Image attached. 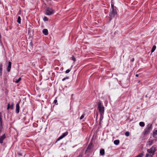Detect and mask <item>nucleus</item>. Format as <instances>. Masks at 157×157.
<instances>
[{
	"mask_svg": "<svg viewBox=\"0 0 157 157\" xmlns=\"http://www.w3.org/2000/svg\"><path fill=\"white\" fill-rule=\"evenodd\" d=\"M6 136L5 134L2 135L0 138V143H2L3 140L5 138Z\"/></svg>",
	"mask_w": 157,
	"mask_h": 157,
	"instance_id": "9d476101",
	"label": "nucleus"
},
{
	"mask_svg": "<svg viewBox=\"0 0 157 157\" xmlns=\"http://www.w3.org/2000/svg\"><path fill=\"white\" fill-rule=\"evenodd\" d=\"M139 76V75L138 74H136V77H138Z\"/></svg>",
	"mask_w": 157,
	"mask_h": 157,
	"instance_id": "473e14b6",
	"label": "nucleus"
},
{
	"mask_svg": "<svg viewBox=\"0 0 157 157\" xmlns=\"http://www.w3.org/2000/svg\"><path fill=\"white\" fill-rule=\"evenodd\" d=\"M71 59L72 60L74 61V62H75L76 61V59L74 56H72V57Z\"/></svg>",
	"mask_w": 157,
	"mask_h": 157,
	"instance_id": "a878e982",
	"label": "nucleus"
},
{
	"mask_svg": "<svg viewBox=\"0 0 157 157\" xmlns=\"http://www.w3.org/2000/svg\"><path fill=\"white\" fill-rule=\"evenodd\" d=\"M93 147V145L92 143H90L88 146L87 150H89L91 149Z\"/></svg>",
	"mask_w": 157,
	"mask_h": 157,
	"instance_id": "9b49d317",
	"label": "nucleus"
},
{
	"mask_svg": "<svg viewBox=\"0 0 157 157\" xmlns=\"http://www.w3.org/2000/svg\"><path fill=\"white\" fill-rule=\"evenodd\" d=\"M100 153L101 155H104L105 154L104 150V149H101L100 150Z\"/></svg>",
	"mask_w": 157,
	"mask_h": 157,
	"instance_id": "4468645a",
	"label": "nucleus"
},
{
	"mask_svg": "<svg viewBox=\"0 0 157 157\" xmlns=\"http://www.w3.org/2000/svg\"><path fill=\"white\" fill-rule=\"evenodd\" d=\"M125 134L127 136H129L130 133L128 132H126L125 133Z\"/></svg>",
	"mask_w": 157,
	"mask_h": 157,
	"instance_id": "5701e85b",
	"label": "nucleus"
},
{
	"mask_svg": "<svg viewBox=\"0 0 157 157\" xmlns=\"http://www.w3.org/2000/svg\"><path fill=\"white\" fill-rule=\"evenodd\" d=\"M2 118H0V129H2Z\"/></svg>",
	"mask_w": 157,
	"mask_h": 157,
	"instance_id": "f3484780",
	"label": "nucleus"
},
{
	"mask_svg": "<svg viewBox=\"0 0 157 157\" xmlns=\"http://www.w3.org/2000/svg\"><path fill=\"white\" fill-rule=\"evenodd\" d=\"M70 70H69V69H67V70L66 71H65V73H66V74H67L68 73H69L70 71Z\"/></svg>",
	"mask_w": 157,
	"mask_h": 157,
	"instance_id": "bb28decb",
	"label": "nucleus"
},
{
	"mask_svg": "<svg viewBox=\"0 0 157 157\" xmlns=\"http://www.w3.org/2000/svg\"><path fill=\"white\" fill-rule=\"evenodd\" d=\"M2 64L1 63H0V76H2Z\"/></svg>",
	"mask_w": 157,
	"mask_h": 157,
	"instance_id": "ddd939ff",
	"label": "nucleus"
},
{
	"mask_svg": "<svg viewBox=\"0 0 157 157\" xmlns=\"http://www.w3.org/2000/svg\"><path fill=\"white\" fill-rule=\"evenodd\" d=\"M2 117L1 113L0 112V118Z\"/></svg>",
	"mask_w": 157,
	"mask_h": 157,
	"instance_id": "2f4dec72",
	"label": "nucleus"
},
{
	"mask_svg": "<svg viewBox=\"0 0 157 157\" xmlns=\"http://www.w3.org/2000/svg\"><path fill=\"white\" fill-rule=\"evenodd\" d=\"M17 22L19 24H20L21 22V18L20 16L18 17Z\"/></svg>",
	"mask_w": 157,
	"mask_h": 157,
	"instance_id": "dca6fc26",
	"label": "nucleus"
},
{
	"mask_svg": "<svg viewBox=\"0 0 157 157\" xmlns=\"http://www.w3.org/2000/svg\"><path fill=\"white\" fill-rule=\"evenodd\" d=\"M156 151V148L155 146H153L151 148L148 149L147 153L145 157H153L155 154V152Z\"/></svg>",
	"mask_w": 157,
	"mask_h": 157,
	"instance_id": "f257e3e1",
	"label": "nucleus"
},
{
	"mask_svg": "<svg viewBox=\"0 0 157 157\" xmlns=\"http://www.w3.org/2000/svg\"><path fill=\"white\" fill-rule=\"evenodd\" d=\"M151 128V127L148 126L147 127L145 130L144 132V135H146L149 133L150 132Z\"/></svg>",
	"mask_w": 157,
	"mask_h": 157,
	"instance_id": "39448f33",
	"label": "nucleus"
},
{
	"mask_svg": "<svg viewBox=\"0 0 157 157\" xmlns=\"http://www.w3.org/2000/svg\"><path fill=\"white\" fill-rule=\"evenodd\" d=\"M43 33L45 35H47L48 34V31L47 29H44L43 30Z\"/></svg>",
	"mask_w": 157,
	"mask_h": 157,
	"instance_id": "f8f14e48",
	"label": "nucleus"
},
{
	"mask_svg": "<svg viewBox=\"0 0 157 157\" xmlns=\"http://www.w3.org/2000/svg\"><path fill=\"white\" fill-rule=\"evenodd\" d=\"M153 140H150L148 142V144L149 145H151L153 143Z\"/></svg>",
	"mask_w": 157,
	"mask_h": 157,
	"instance_id": "aec40b11",
	"label": "nucleus"
},
{
	"mask_svg": "<svg viewBox=\"0 0 157 157\" xmlns=\"http://www.w3.org/2000/svg\"><path fill=\"white\" fill-rule=\"evenodd\" d=\"M139 125L141 127H144L145 125V124L144 122H140L139 123Z\"/></svg>",
	"mask_w": 157,
	"mask_h": 157,
	"instance_id": "6ab92c4d",
	"label": "nucleus"
},
{
	"mask_svg": "<svg viewBox=\"0 0 157 157\" xmlns=\"http://www.w3.org/2000/svg\"><path fill=\"white\" fill-rule=\"evenodd\" d=\"M98 109L99 111V113L97 114L96 118H97L98 114H100V118H103V114H104V108L102 105L101 103L100 102L98 103Z\"/></svg>",
	"mask_w": 157,
	"mask_h": 157,
	"instance_id": "f03ea898",
	"label": "nucleus"
},
{
	"mask_svg": "<svg viewBox=\"0 0 157 157\" xmlns=\"http://www.w3.org/2000/svg\"><path fill=\"white\" fill-rule=\"evenodd\" d=\"M43 20L44 21H48V19L47 17H45L43 18Z\"/></svg>",
	"mask_w": 157,
	"mask_h": 157,
	"instance_id": "393cba45",
	"label": "nucleus"
},
{
	"mask_svg": "<svg viewBox=\"0 0 157 157\" xmlns=\"http://www.w3.org/2000/svg\"><path fill=\"white\" fill-rule=\"evenodd\" d=\"M11 66V63L10 62H9L8 63V65L7 68V71L8 72L10 71Z\"/></svg>",
	"mask_w": 157,
	"mask_h": 157,
	"instance_id": "6e6552de",
	"label": "nucleus"
},
{
	"mask_svg": "<svg viewBox=\"0 0 157 157\" xmlns=\"http://www.w3.org/2000/svg\"><path fill=\"white\" fill-rule=\"evenodd\" d=\"M116 9V8H112L109 14V16L111 18L110 20H111L114 17L115 15L117 13Z\"/></svg>",
	"mask_w": 157,
	"mask_h": 157,
	"instance_id": "7ed1b4c3",
	"label": "nucleus"
},
{
	"mask_svg": "<svg viewBox=\"0 0 157 157\" xmlns=\"http://www.w3.org/2000/svg\"><path fill=\"white\" fill-rule=\"evenodd\" d=\"M153 135H157V130H155L154 132H153Z\"/></svg>",
	"mask_w": 157,
	"mask_h": 157,
	"instance_id": "cd10ccee",
	"label": "nucleus"
},
{
	"mask_svg": "<svg viewBox=\"0 0 157 157\" xmlns=\"http://www.w3.org/2000/svg\"><path fill=\"white\" fill-rule=\"evenodd\" d=\"M144 153L143 152V153H141L139 155H138L136 157H143L144 155Z\"/></svg>",
	"mask_w": 157,
	"mask_h": 157,
	"instance_id": "412c9836",
	"label": "nucleus"
},
{
	"mask_svg": "<svg viewBox=\"0 0 157 157\" xmlns=\"http://www.w3.org/2000/svg\"><path fill=\"white\" fill-rule=\"evenodd\" d=\"M69 78V77L68 76H67V77H66L65 78H63L62 79V81H65V80L68 79Z\"/></svg>",
	"mask_w": 157,
	"mask_h": 157,
	"instance_id": "b1692460",
	"label": "nucleus"
},
{
	"mask_svg": "<svg viewBox=\"0 0 157 157\" xmlns=\"http://www.w3.org/2000/svg\"><path fill=\"white\" fill-rule=\"evenodd\" d=\"M57 102V100H54V102L55 103H56Z\"/></svg>",
	"mask_w": 157,
	"mask_h": 157,
	"instance_id": "7c9ffc66",
	"label": "nucleus"
},
{
	"mask_svg": "<svg viewBox=\"0 0 157 157\" xmlns=\"http://www.w3.org/2000/svg\"><path fill=\"white\" fill-rule=\"evenodd\" d=\"M68 132H65L63 133L62 135L60 136L57 140V141L59 140L60 139L63 138L64 137L67 136L68 134Z\"/></svg>",
	"mask_w": 157,
	"mask_h": 157,
	"instance_id": "423d86ee",
	"label": "nucleus"
},
{
	"mask_svg": "<svg viewBox=\"0 0 157 157\" xmlns=\"http://www.w3.org/2000/svg\"><path fill=\"white\" fill-rule=\"evenodd\" d=\"M54 13V10L51 8H47L45 10V14L48 15L53 14Z\"/></svg>",
	"mask_w": 157,
	"mask_h": 157,
	"instance_id": "20e7f679",
	"label": "nucleus"
},
{
	"mask_svg": "<svg viewBox=\"0 0 157 157\" xmlns=\"http://www.w3.org/2000/svg\"><path fill=\"white\" fill-rule=\"evenodd\" d=\"M20 106L19 103H17L16 105V112L18 113L19 112Z\"/></svg>",
	"mask_w": 157,
	"mask_h": 157,
	"instance_id": "1a4fd4ad",
	"label": "nucleus"
},
{
	"mask_svg": "<svg viewBox=\"0 0 157 157\" xmlns=\"http://www.w3.org/2000/svg\"><path fill=\"white\" fill-rule=\"evenodd\" d=\"M21 78H19L17 80H16L15 81V82L16 83H18L19 82H20L21 80Z\"/></svg>",
	"mask_w": 157,
	"mask_h": 157,
	"instance_id": "4be33fe9",
	"label": "nucleus"
},
{
	"mask_svg": "<svg viewBox=\"0 0 157 157\" xmlns=\"http://www.w3.org/2000/svg\"><path fill=\"white\" fill-rule=\"evenodd\" d=\"M85 117L84 114H83L80 117V118H84Z\"/></svg>",
	"mask_w": 157,
	"mask_h": 157,
	"instance_id": "c756f323",
	"label": "nucleus"
},
{
	"mask_svg": "<svg viewBox=\"0 0 157 157\" xmlns=\"http://www.w3.org/2000/svg\"><path fill=\"white\" fill-rule=\"evenodd\" d=\"M156 48V46L155 45H154L153 46L152 48L151 49V52H153L155 50Z\"/></svg>",
	"mask_w": 157,
	"mask_h": 157,
	"instance_id": "a211bd4d",
	"label": "nucleus"
},
{
	"mask_svg": "<svg viewBox=\"0 0 157 157\" xmlns=\"http://www.w3.org/2000/svg\"><path fill=\"white\" fill-rule=\"evenodd\" d=\"M13 103L12 102L11 103V105H10L9 103H8V106L7 107V109H13Z\"/></svg>",
	"mask_w": 157,
	"mask_h": 157,
	"instance_id": "0eeeda50",
	"label": "nucleus"
},
{
	"mask_svg": "<svg viewBox=\"0 0 157 157\" xmlns=\"http://www.w3.org/2000/svg\"><path fill=\"white\" fill-rule=\"evenodd\" d=\"M111 7L112 8H116V7H115L114 6V5L113 4H111Z\"/></svg>",
	"mask_w": 157,
	"mask_h": 157,
	"instance_id": "c85d7f7f",
	"label": "nucleus"
},
{
	"mask_svg": "<svg viewBox=\"0 0 157 157\" xmlns=\"http://www.w3.org/2000/svg\"><path fill=\"white\" fill-rule=\"evenodd\" d=\"M120 141L118 140H116L114 141V143L116 145H118Z\"/></svg>",
	"mask_w": 157,
	"mask_h": 157,
	"instance_id": "2eb2a0df",
	"label": "nucleus"
}]
</instances>
